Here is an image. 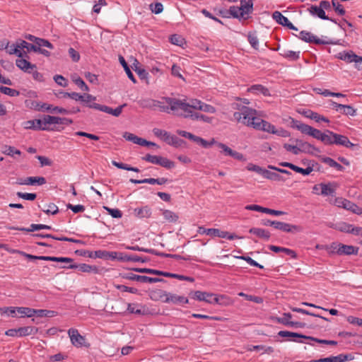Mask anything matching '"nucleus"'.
<instances>
[{"instance_id":"obj_6","label":"nucleus","mask_w":362,"mask_h":362,"mask_svg":"<svg viewBox=\"0 0 362 362\" xmlns=\"http://www.w3.org/2000/svg\"><path fill=\"white\" fill-rule=\"evenodd\" d=\"M246 169L249 171H253L259 175H262L264 178H267L270 180L285 181V179L279 173L272 172L270 170L264 169L257 165L251 163L246 166Z\"/></svg>"},{"instance_id":"obj_52","label":"nucleus","mask_w":362,"mask_h":362,"mask_svg":"<svg viewBox=\"0 0 362 362\" xmlns=\"http://www.w3.org/2000/svg\"><path fill=\"white\" fill-rule=\"evenodd\" d=\"M17 313L21 316H27L28 317L34 316V309L25 307H18Z\"/></svg>"},{"instance_id":"obj_36","label":"nucleus","mask_w":362,"mask_h":362,"mask_svg":"<svg viewBox=\"0 0 362 362\" xmlns=\"http://www.w3.org/2000/svg\"><path fill=\"white\" fill-rule=\"evenodd\" d=\"M339 59L345 61L346 62H354L356 58H357V55L355 54L353 52H342L338 54Z\"/></svg>"},{"instance_id":"obj_42","label":"nucleus","mask_w":362,"mask_h":362,"mask_svg":"<svg viewBox=\"0 0 362 362\" xmlns=\"http://www.w3.org/2000/svg\"><path fill=\"white\" fill-rule=\"evenodd\" d=\"M322 161L339 171H343L344 170V168L341 164L338 163L337 161L329 157L322 158Z\"/></svg>"},{"instance_id":"obj_56","label":"nucleus","mask_w":362,"mask_h":362,"mask_svg":"<svg viewBox=\"0 0 362 362\" xmlns=\"http://www.w3.org/2000/svg\"><path fill=\"white\" fill-rule=\"evenodd\" d=\"M0 92L9 96H17L19 92L16 90L6 86H0Z\"/></svg>"},{"instance_id":"obj_31","label":"nucleus","mask_w":362,"mask_h":362,"mask_svg":"<svg viewBox=\"0 0 362 362\" xmlns=\"http://www.w3.org/2000/svg\"><path fill=\"white\" fill-rule=\"evenodd\" d=\"M95 97H93L92 95V99L90 100V102L83 101V104L86 107L94 109L95 110L105 112V111L107 110V106L100 105L95 103L94 101L95 100Z\"/></svg>"},{"instance_id":"obj_50","label":"nucleus","mask_w":362,"mask_h":362,"mask_svg":"<svg viewBox=\"0 0 362 362\" xmlns=\"http://www.w3.org/2000/svg\"><path fill=\"white\" fill-rule=\"evenodd\" d=\"M72 81L74 82V83L78 86L83 91H88L89 88L88 86L85 83L83 80L78 76L77 75H74L71 76Z\"/></svg>"},{"instance_id":"obj_13","label":"nucleus","mask_w":362,"mask_h":362,"mask_svg":"<svg viewBox=\"0 0 362 362\" xmlns=\"http://www.w3.org/2000/svg\"><path fill=\"white\" fill-rule=\"evenodd\" d=\"M240 16L243 20H247L253 12V1L252 0H240Z\"/></svg>"},{"instance_id":"obj_26","label":"nucleus","mask_w":362,"mask_h":362,"mask_svg":"<svg viewBox=\"0 0 362 362\" xmlns=\"http://www.w3.org/2000/svg\"><path fill=\"white\" fill-rule=\"evenodd\" d=\"M115 254V251H107V250H96L94 251V255H90V258H99L103 259H111L112 260V257L115 256L112 255Z\"/></svg>"},{"instance_id":"obj_28","label":"nucleus","mask_w":362,"mask_h":362,"mask_svg":"<svg viewBox=\"0 0 362 362\" xmlns=\"http://www.w3.org/2000/svg\"><path fill=\"white\" fill-rule=\"evenodd\" d=\"M249 233L266 240H268L271 237L269 231L259 228H252L249 230Z\"/></svg>"},{"instance_id":"obj_32","label":"nucleus","mask_w":362,"mask_h":362,"mask_svg":"<svg viewBox=\"0 0 362 362\" xmlns=\"http://www.w3.org/2000/svg\"><path fill=\"white\" fill-rule=\"evenodd\" d=\"M134 214L140 218H149L151 215V209L149 206H145L141 208H136L134 210Z\"/></svg>"},{"instance_id":"obj_3","label":"nucleus","mask_w":362,"mask_h":362,"mask_svg":"<svg viewBox=\"0 0 362 362\" xmlns=\"http://www.w3.org/2000/svg\"><path fill=\"white\" fill-rule=\"evenodd\" d=\"M291 127L300 131L301 133L313 136V138L322 141L325 136V132H322L320 130L313 128V127L302 123L298 120H295L291 117Z\"/></svg>"},{"instance_id":"obj_33","label":"nucleus","mask_w":362,"mask_h":362,"mask_svg":"<svg viewBox=\"0 0 362 362\" xmlns=\"http://www.w3.org/2000/svg\"><path fill=\"white\" fill-rule=\"evenodd\" d=\"M38 328L35 327H22L18 328V337H25L30 334H35L37 332Z\"/></svg>"},{"instance_id":"obj_37","label":"nucleus","mask_w":362,"mask_h":362,"mask_svg":"<svg viewBox=\"0 0 362 362\" xmlns=\"http://www.w3.org/2000/svg\"><path fill=\"white\" fill-rule=\"evenodd\" d=\"M272 18L276 23L284 27L289 23V20L286 16H283L280 11H276L272 13Z\"/></svg>"},{"instance_id":"obj_40","label":"nucleus","mask_w":362,"mask_h":362,"mask_svg":"<svg viewBox=\"0 0 362 362\" xmlns=\"http://www.w3.org/2000/svg\"><path fill=\"white\" fill-rule=\"evenodd\" d=\"M47 182L44 177H26V185H42Z\"/></svg>"},{"instance_id":"obj_45","label":"nucleus","mask_w":362,"mask_h":362,"mask_svg":"<svg viewBox=\"0 0 362 362\" xmlns=\"http://www.w3.org/2000/svg\"><path fill=\"white\" fill-rule=\"evenodd\" d=\"M334 135H335V133L330 131V130H325V136L322 139V143L325 145H333L334 144Z\"/></svg>"},{"instance_id":"obj_38","label":"nucleus","mask_w":362,"mask_h":362,"mask_svg":"<svg viewBox=\"0 0 362 362\" xmlns=\"http://www.w3.org/2000/svg\"><path fill=\"white\" fill-rule=\"evenodd\" d=\"M153 133L156 136L160 138L161 140L165 141L166 144L168 142V140L172 135L167 131L163 130V129H158V128H154L153 129Z\"/></svg>"},{"instance_id":"obj_59","label":"nucleus","mask_w":362,"mask_h":362,"mask_svg":"<svg viewBox=\"0 0 362 362\" xmlns=\"http://www.w3.org/2000/svg\"><path fill=\"white\" fill-rule=\"evenodd\" d=\"M229 18L233 17L235 18H238L239 20L243 19L240 16V11L238 6H232L228 9Z\"/></svg>"},{"instance_id":"obj_27","label":"nucleus","mask_w":362,"mask_h":362,"mask_svg":"<svg viewBox=\"0 0 362 362\" xmlns=\"http://www.w3.org/2000/svg\"><path fill=\"white\" fill-rule=\"evenodd\" d=\"M68 96L69 98L76 100V101H81L83 103V101H88L90 102V100L92 99V95L90 94L84 93L83 95H81L78 93H65L64 97Z\"/></svg>"},{"instance_id":"obj_62","label":"nucleus","mask_w":362,"mask_h":362,"mask_svg":"<svg viewBox=\"0 0 362 362\" xmlns=\"http://www.w3.org/2000/svg\"><path fill=\"white\" fill-rule=\"evenodd\" d=\"M332 4L336 13L339 16H344L346 13L343 6L340 4L337 0H332Z\"/></svg>"},{"instance_id":"obj_21","label":"nucleus","mask_w":362,"mask_h":362,"mask_svg":"<svg viewBox=\"0 0 362 362\" xmlns=\"http://www.w3.org/2000/svg\"><path fill=\"white\" fill-rule=\"evenodd\" d=\"M16 64L17 67L27 73H31V71L37 68L35 64H31L25 59H17Z\"/></svg>"},{"instance_id":"obj_29","label":"nucleus","mask_w":362,"mask_h":362,"mask_svg":"<svg viewBox=\"0 0 362 362\" xmlns=\"http://www.w3.org/2000/svg\"><path fill=\"white\" fill-rule=\"evenodd\" d=\"M330 105L332 107V109L337 112L343 110L344 113L351 114L354 113L356 111L351 106L339 104L333 101L330 102Z\"/></svg>"},{"instance_id":"obj_60","label":"nucleus","mask_w":362,"mask_h":362,"mask_svg":"<svg viewBox=\"0 0 362 362\" xmlns=\"http://www.w3.org/2000/svg\"><path fill=\"white\" fill-rule=\"evenodd\" d=\"M248 41L251 46L255 49H258L259 47V40L257 37L256 36L255 33H250L247 36Z\"/></svg>"},{"instance_id":"obj_35","label":"nucleus","mask_w":362,"mask_h":362,"mask_svg":"<svg viewBox=\"0 0 362 362\" xmlns=\"http://www.w3.org/2000/svg\"><path fill=\"white\" fill-rule=\"evenodd\" d=\"M119 61L121 64V65L123 66L127 75L128 76V78L134 83H136V80L133 74V73L132 72V71L130 70L129 67V65L127 64V62L125 61L124 58L119 55Z\"/></svg>"},{"instance_id":"obj_8","label":"nucleus","mask_w":362,"mask_h":362,"mask_svg":"<svg viewBox=\"0 0 362 362\" xmlns=\"http://www.w3.org/2000/svg\"><path fill=\"white\" fill-rule=\"evenodd\" d=\"M330 248L332 253H336L338 255H357L358 252V247L339 243H332Z\"/></svg>"},{"instance_id":"obj_19","label":"nucleus","mask_w":362,"mask_h":362,"mask_svg":"<svg viewBox=\"0 0 362 362\" xmlns=\"http://www.w3.org/2000/svg\"><path fill=\"white\" fill-rule=\"evenodd\" d=\"M164 303H172L175 305H183L189 303V299L185 296H178L168 292V297L165 298Z\"/></svg>"},{"instance_id":"obj_23","label":"nucleus","mask_w":362,"mask_h":362,"mask_svg":"<svg viewBox=\"0 0 362 362\" xmlns=\"http://www.w3.org/2000/svg\"><path fill=\"white\" fill-rule=\"evenodd\" d=\"M238 101H240V103H235L234 105L235 106V107L240 111V113H258L255 110L252 109V108H250L248 107H246V106H244L243 105L241 107V105L242 103L243 104H245V105H248L250 104V101L248 99H246V98H238Z\"/></svg>"},{"instance_id":"obj_10","label":"nucleus","mask_w":362,"mask_h":362,"mask_svg":"<svg viewBox=\"0 0 362 362\" xmlns=\"http://www.w3.org/2000/svg\"><path fill=\"white\" fill-rule=\"evenodd\" d=\"M61 268L62 269H78L81 272L84 273H94V274H98L99 273V269L95 265H90L85 263L83 264H70L69 266H61Z\"/></svg>"},{"instance_id":"obj_20","label":"nucleus","mask_w":362,"mask_h":362,"mask_svg":"<svg viewBox=\"0 0 362 362\" xmlns=\"http://www.w3.org/2000/svg\"><path fill=\"white\" fill-rule=\"evenodd\" d=\"M308 10L310 12V13L313 16H317L322 20H329L334 23H337V21L335 19L329 18L325 14V11L320 6L312 5L310 7L308 8Z\"/></svg>"},{"instance_id":"obj_25","label":"nucleus","mask_w":362,"mask_h":362,"mask_svg":"<svg viewBox=\"0 0 362 362\" xmlns=\"http://www.w3.org/2000/svg\"><path fill=\"white\" fill-rule=\"evenodd\" d=\"M247 91L250 93H252L253 94H262L264 96H269L270 95V91L269 90L266 88L265 86L260 85V84H256L252 85L250 88H248Z\"/></svg>"},{"instance_id":"obj_63","label":"nucleus","mask_w":362,"mask_h":362,"mask_svg":"<svg viewBox=\"0 0 362 362\" xmlns=\"http://www.w3.org/2000/svg\"><path fill=\"white\" fill-rule=\"evenodd\" d=\"M160 156H153L149 153L146 154L145 156H143L141 159L146 162L158 165L159 162Z\"/></svg>"},{"instance_id":"obj_14","label":"nucleus","mask_w":362,"mask_h":362,"mask_svg":"<svg viewBox=\"0 0 362 362\" xmlns=\"http://www.w3.org/2000/svg\"><path fill=\"white\" fill-rule=\"evenodd\" d=\"M298 37L299 39L305 41V42L315 43L316 45H325L328 43L318 38L317 36L314 35L311 33L305 30L300 32L299 35Z\"/></svg>"},{"instance_id":"obj_4","label":"nucleus","mask_w":362,"mask_h":362,"mask_svg":"<svg viewBox=\"0 0 362 362\" xmlns=\"http://www.w3.org/2000/svg\"><path fill=\"white\" fill-rule=\"evenodd\" d=\"M261 224L264 226H272L275 229H278L286 233H298L301 232L303 230V228L298 225H292L278 221H271L267 218L262 219L261 221Z\"/></svg>"},{"instance_id":"obj_11","label":"nucleus","mask_w":362,"mask_h":362,"mask_svg":"<svg viewBox=\"0 0 362 362\" xmlns=\"http://www.w3.org/2000/svg\"><path fill=\"white\" fill-rule=\"evenodd\" d=\"M68 334L70 337L71 344L76 347H82L85 345L86 338L80 334L78 329L70 328L68 330Z\"/></svg>"},{"instance_id":"obj_39","label":"nucleus","mask_w":362,"mask_h":362,"mask_svg":"<svg viewBox=\"0 0 362 362\" xmlns=\"http://www.w3.org/2000/svg\"><path fill=\"white\" fill-rule=\"evenodd\" d=\"M162 214L165 220L170 223H175L179 218L177 214L168 209L162 210Z\"/></svg>"},{"instance_id":"obj_64","label":"nucleus","mask_w":362,"mask_h":362,"mask_svg":"<svg viewBox=\"0 0 362 362\" xmlns=\"http://www.w3.org/2000/svg\"><path fill=\"white\" fill-rule=\"evenodd\" d=\"M149 6H150L151 11L156 14L160 13L163 10V6L160 2H156L155 4H151Z\"/></svg>"},{"instance_id":"obj_7","label":"nucleus","mask_w":362,"mask_h":362,"mask_svg":"<svg viewBox=\"0 0 362 362\" xmlns=\"http://www.w3.org/2000/svg\"><path fill=\"white\" fill-rule=\"evenodd\" d=\"M256 115H238L235 119L238 122H240L247 127H252L257 130H261L262 125H263L264 120L255 116Z\"/></svg>"},{"instance_id":"obj_30","label":"nucleus","mask_w":362,"mask_h":362,"mask_svg":"<svg viewBox=\"0 0 362 362\" xmlns=\"http://www.w3.org/2000/svg\"><path fill=\"white\" fill-rule=\"evenodd\" d=\"M314 170V161L310 160L308 163V166L306 168H302L300 167H298L296 165L292 167V170L300 173L303 175H310Z\"/></svg>"},{"instance_id":"obj_53","label":"nucleus","mask_w":362,"mask_h":362,"mask_svg":"<svg viewBox=\"0 0 362 362\" xmlns=\"http://www.w3.org/2000/svg\"><path fill=\"white\" fill-rule=\"evenodd\" d=\"M126 248L128 249V250H133V251L144 252H146V253H149V254L157 255V250H156L154 249H148V248L141 247H139L138 245L127 246V247H126Z\"/></svg>"},{"instance_id":"obj_22","label":"nucleus","mask_w":362,"mask_h":362,"mask_svg":"<svg viewBox=\"0 0 362 362\" xmlns=\"http://www.w3.org/2000/svg\"><path fill=\"white\" fill-rule=\"evenodd\" d=\"M354 359L351 354H339L336 356H329L327 358H322V362H344Z\"/></svg>"},{"instance_id":"obj_24","label":"nucleus","mask_w":362,"mask_h":362,"mask_svg":"<svg viewBox=\"0 0 362 362\" xmlns=\"http://www.w3.org/2000/svg\"><path fill=\"white\" fill-rule=\"evenodd\" d=\"M168 292L162 289H154L149 292V297L153 300H161L164 303V300L168 297Z\"/></svg>"},{"instance_id":"obj_49","label":"nucleus","mask_w":362,"mask_h":362,"mask_svg":"<svg viewBox=\"0 0 362 362\" xmlns=\"http://www.w3.org/2000/svg\"><path fill=\"white\" fill-rule=\"evenodd\" d=\"M45 260L56 262H61V263H72L74 262V259L70 257H51V256H47V258H45Z\"/></svg>"},{"instance_id":"obj_44","label":"nucleus","mask_w":362,"mask_h":362,"mask_svg":"<svg viewBox=\"0 0 362 362\" xmlns=\"http://www.w3.org/2000/svg\"><path fill=\"white\" fill-rule=\"evenodd\" d=\"M112 164L119 169L126 170L128 171H133L135 173H139L140 170L136 167H132L126 163H119L115 160L112 161Z\"/></svg>"},{"instance_id":"obj_55","label":"nucleus","mask_w":362,"mask_h":362,"mask_svg":"<svg viewBox=\"0 0 362 362\" xmlns=\"http://www.w3.org/2000/svg\"><path fill=\"white\" fill-rule=\"evenodd\" d=\"M114 257H112V260H118L119 262H129V255L123 252H115V254H112Z\"/></svg>"},{"instance_id":"obj_46","label":"nucleus","mask_w":362,"mask_h":362,"mask_svg":"<svg viewBox=\"0 0 362 362\" xmlns=\"http://www.w3.org/2000/svg\"><path fill=\"white\" fill-rule=\"evenodd\" d=\"M2 153L13 157L15 154L20 156L21 154V151L18 149L15 148L13 146L5 145L3 146Z\"/></svg>"},{"instance_id":"obj_2","label":"nucleus","mask_w":362,"mask_h":362,"mask_svg":"<svg viewBox=\"0 0 362 362\" xmlns=\"http://www.w3.org/2000/svg\"><path fill=\"white\" fill-rule=\"evenodd\" d=\"M166 103L170 106L172 111L181 110L187 113H192L190 109L200 110L205 112L213 113L215 109L213 106L206 104L197 99H189V102L185 100H178L176 98H166Z\"/></svg>"},{"instance_id":"obj_61","label":"nucleus","mask_w":362,"mask_h":362,"mask_svg":"<svg viewBox=\"0 0 362 362\" xmlns=\"http://www.w3.org/2000/svg\"><path fill=\"white\" fill-rule=\"evenodd\" d=\"M184 40V38L180 35L174 34L170 37V42L175 45L182 46Z\"/></svg>"},{"instance_id":"obj_48","label":"nucleus","mask_w":362,"mask_h":362,"mask_svg":"<svg viewBox=\"0 0 362 362\" xmlns=\"http://www.w3.org/2000/svg\"><path fill=\"white\" fill-rule=\"evenodd\" d=\"M158 165H160L166 169H172L175 168V162L169 160L168 158L165 157H163L160 156Z\"/></svg>"},{"instance_id":"obj_58","label":"nucleus","mask_w":362,"mask_h":362,"mask_svg":"<svg viewBox=\"0 0 362 362\" xmlns=\"http://www.w3.org/2000/svg\"><path fill=\"white\" fill-rule=\"evenodd\" d=\"M339 204H341L342 207L352 211L354 207H356V204L345 199H341L338 202Z\"/></svg>"},{"instance_id":"obj_5","label":"nucleus","mask_w":362,"mask_h":362,"mask_svg":"<svg viewBox=\"0 0 362 362\" xmlns=\"http://www.w3.org/2000/svg\"><path fill=\"white\" fill-rule=\"evenodd\" d=\"M191 298L199 301H204L209 304H221L219 298H223L224 296H218L213 293L202 291H191L189 293Z\"/></svg>"},{"instance_id":"obj_9","label":"nucleus","mask_w":362,"mask_h":362,"mask_svg":"<svg viewBox=\"0 0 362 362\" xmlns=\"http://www.w3.org/2000/svg\"><path fill=\"white\" fill-rule=\"evenodd\" d=\"M124 279L136 281L141 283H157V282H165L166 281L163 279L158 277H150L147 276L137 275L132 273L127 274L123 276Z\"/></svg>"},{"instance_id":"obj_15","label":"nucleus","mask_w":362,"mask_h":362,"mask_svg":"<svg viewBox=\"0 0 362 362\" xmlns=\"http://www.w3.org/2000/svg\"><path fill=\"white\" fill-rule=\"evenodd\" d=\"M207 235L219 237L222 238H227L228 240H234L241 238L234 233H229L227 231L221 230L218 228H208L207 229Z\"/></svg>"},{"instance_id":"obj_54","label":"nucleus","mask_w":362,"mask_h":362,"mask_svg":"<svg viewBox=\"0 0 362 362\" xmlns=\"http://www.w3.org/2000/svg\"><path fill=\"white\" fill-rule=\"evenodd\" d=\"M103 208L112 218H120L122 216V212L118 209H112L108 206H103Z\"/></svg>"},{"instance_id":"obj_18","label":"nucleus","mask_w":362,"mask_h":362,"mask_svg":"<svg viewBox=\"0 0 362 362\" xmlns=\"http://www.w3.org/2000/svg\"><path fill=\"white\" fill-rule=\"evenodd\" d=\"M278 336H279L281 337L292 338V339H289L288 340L293 341L295 342H298V343H303V341L298 340L297 338L308 339V336H307V335H305V334H303L300 333L286 331V330L279 331L278 332Z\"/></svg>"},{"instance_id":"obj_41","label":"nucleus","mask_w":362,"mask_h":362,"mask_svg":"<svg viewBox=\"0 0 362 362\" xmlns=\"http://www.w3.org/2000/svg\"><path fill=\"white\" fill-rule=\"evenodd\" d=\"M280 55L284 58L288 59L291 61H297L300 58V52H294L291 50H283Z\"/></svg>"},{"instance_id":"obj_34","label":"nucleus","mask_w":362,"mask_h":362,"mask_svg":"<svg viewBox=\"0 0 362 362\" xmlns=\"http://www.w3.org/2000/svg\"><path fill=\"white\" fill-rule=\"evenodd\" d=\"M167 144L175 148L184 147L186 146L187 144L185 140L175 135H171Z\"/></svg>"},{"instance_id":"obj_51","label":"nucleus","mask_w":362,"mask_h":362,"mask_svg":"<svg viewBox=\"0 0 362 362\" xmlns=\"http://www.w3.org/2000/svg\"><path fill=\"white\" fill-rule=\"evenodd\" d=\"M321 194L324 196H332L334 193V189L331 187V183L320 184Z\"/></svg>"},{"instance_id":"obj_47","label":"nucleus","mask_w":362,"mask_h":362,"mask_svg":"<svg viewBox=\"0 0 362 362\" xmlns=\"http://www.w3.org/2000/svg\"><path fill=\"white\" fill-rule=\"evenodd\" d=\"M291 310L293 312H296V313H302V314H304V315H310V316H313V317H319V318H322L325 321H329V320L325 317H323L319 314H315V313H311L307 310H305V309H303V308H291Z\"/></svg>"},{"instance_id":"obj_57","label":"nucleus","mask_w":362,"mask_h":362,"mask_svg":"<svg viewBox=\"0 0 362 362\" xmlns=\"http://www.w3.org/2000/svg\"><path fill=\"white\" fill-rule=\"evenodd\" d=\"M16 195L19 198L23 199L25 200H28V201H33L37 197V194H35V193H26V192H18L16 193Z\"/></svg>"},{"instance_id":"obj_12","label":"nucleus","mask_w":362,"mask_h":362,"mask_svg":"<svg viewBox=\"0 0 362 362\" xmlns=\"http://www.w3.org/2000/svg\"><path fill=\"white\" fill-rule=\"evenodd\" d=\"M334 144L343 146L352 150H359L360 146L358 144L351 143L346 136L335 133L334 135Z\"/></svg>"},{"instance_id":"obj_43","label":"nucleus","mask_w":362,"mask_h":362,"mask_svg":"<svg viewBox=\"0 0 362 362\" xmlns=\"http://www.w3.org/2000/svg\"><path fill=\"white\" fill-rule=\"evenodd\" d=\"M42 224H36V223H32L29 228H21V227H8V229L11 230H17L21 231H25V232H33L35 230H42Z\"/></svg>"},{"instance_id":"obj_1","label":"nucleus","mask_w":362,"mask_h":362,"mask_svg":"<svg viewBox=\"0 0 362 362\" xmlns=\"http://www.w3.org/2000/svg\"><path fill=\"white\" fill-rule=\"evenodd\" d=\"M72 123V120L66 117H59L45 115L43 119H34L24 122L25 129L34 130L62 131L64 126Z\"/></svg>"},{"instance_id":"obj_17","label":"nucleus","mask_w":362,"mask_h":362,"mask_svg":"<svg viewBox=\"0 0 362 362\" xmlns=\"http://www.w3.org/2000/svg\"><path fill=\"white\" fill-rule=\"evenodd\" d=\"M185 118H189L193 121H202L205 123L216 125L218 124V119L214 117L207 115H182Z\"/></svg>"},{"instance_id":"obj_16","label":"nucleus","mask_w":362,"mask_h":362,"mask_svg":"<svg viewBox=\"0 0 362 362\" xmlns=\"http://www.w3.org/2000/svg\"><path fill=\"white\" fill-rule=\"evenodd\" d=\"M294 141L298 146V148L300 150V153H305L313 155L314 151L317 153L320 152V150L318 148L308 142L303 141V140L298 139H295Z\"/></svg>"}]
</instances>
